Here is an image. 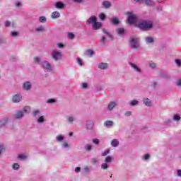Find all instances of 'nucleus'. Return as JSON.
<instances>
[{
	"label": "nucleus",
	"instance_id": "0e129e2a",
	"mask_svg": "<svg viewBox=\"0 0 181 181\" xmlns=\"http://www.w3.org/2000/svg\"><path fill=\"white\" fill-rule=\"evenodd\" d=\"M67 146H69V144H67V142H64V147L67 148Z\"/></svg>",
	"mask_w": 181,
	"mask_h": 181
},
{
	"label": "nucleus",
	"instance_id": "f8f14e48",
	"mask_svg": "<svg viewBox=\"0 0 181 181\" xmlns=\"http://www.w3.org/2000/svg\"><path fill=\"white\" fill-rule=\"evenodd\" d=\"M51 16L52 19H57V18H60V13H59V11H54Z\"/></svg>",
	"mask_w": 181,
	"mask_h": 181
},
{
	"label": "nucleus",
	"instance_id": "72a5a7b5",
	"mask_svg": "<svg viewBox=\"0 0 181 181\" xmlns=\"http://www.w3.org/2000/svg\"><path fill=\"white\" fill-rule=\"evenodd\" d=\"M99 18H100V19H101V21H104V19H105V14H104V13H100V14L99 15Z\"/></svg>",
	"mask_w": 181,
	"mask_h": 181
},
{
	"label": "nucleus",
	"instance_id": "cd10ccee",
	"mask_svg": "<svg viewBox=\"0 0 181 181\" xmlns=\"http://www.w3.org/2000/svg\"><path fill=\"white\" fill-rule=\"evenodd\" d=\"M13 169H14V170H18L19 169V164L14 163L13 165Z\"/></svg>",
	"mask_w": 181,
	"mask_h": 181
},
{
	"label": "nucleus",
	"instance_id": "5fc2aeb1",
	"mask_svg": "<svg viewBox=\"0 0 181 181\" xmlns=\"http://www.w3.org/2000/svg\"><path fill=\"white\" fill-rule=\"evenodd\" d=\"M57 46L58 47H59V49H62V47H64V45L62 43H59L57 44Z\"/></svg>",
	"mask_w": 181,
	"mask_h": 181
},
{
	"label": "nucleus",
	"instance_id": "603ef678",
	"mask_svg": "<svg viewBox=\"0 0 181 181\" xmlns=\"http://www.w3.org/2000/svg\"><path fill=\"white\" fill-rule=\"evenodd\" d=\"M132 105H136V104H138L137 100H132L131 103Z\"/></svg>",
	"mask_w": 181,
	"mask_h": 181
},
{
	"label": "nucleus",
	"instance_id": "a878e982",
	"mask_svg": "<svg viewBox=\"0 0 181 181\" xmlns=\"http://www.w3.org/2000/svg\"><path fill=\"white\" fill-rule=\"evenodd\" d=\"M88 129H91L93 128V122H87Z\"/></svg>",
	"mask_w": 181,
	"mask_h": 181
},
{
	"label": "nucleus",
	"instance_id": "09e8293b",
	"mask_svg": "<svg viewBox=\"0 0 181 181\" xmlns=\"http://www.w3.org/2000/svg\"><path fill=\"white\" fill-rule=\"evenodd\" d=\"M68 121H69V122L73 123L74 121V118H73L72 117H68Z\"/></svg>",
	"mask_w": 181,
	"mask_h": 181
},
{
	"label": "nucleus",
	"instance_id": "c9c22d12",
	"mask_svg": "<svg viewBox=\"0 0 181 181\" xmlns=\"http://www.w3.org/2000/svg\"><path fill=\"white\" fill-rule=\"evenodd\" d=\"M174 119H175V121H179L180 119V116L178 115H175L174 116Z\"/></svg>",
	"mask_w": 181,
	"mask_h": 181
},
{
	"label": "nucleus",
	"instance_id": "79ce46f5",
	"mask_svg": "<svg viewBox=\"0 0 181 181\" xmlns=\"http://www.w3.org/2000/svg\"><path fill=\"white\" fill-rule=\"evenodd\" d=\"M112 158L111 157L108 156L105 158V162H107V163H110V162H111Z\"/></svg>",
	"mask_w": 181,
	"mask_h": 181
},
{
	"label": "nucleus",
	"instance_id": "4c0bfd02",
	"mask_svg": "<svg viewBox=\"0 0 181 181\" xmlns=\"http://www.w3.org/2000/svg\"><path fill=\"white\" fill-rule=\"evenodd\" d=\"M102 169H108V165L107 163L102 164Z\"/></svg>",
	"mask_w": 181,
	"mask_h": 181
},
{
	"label": "nucleus",
	"instance_id": "c03bdc74",
	"mask_svg": "<svg viewBox=\"0 0 181 181\" xmlns=\"http://www.w3.org/2000/svg\"><path fill=\"white\" fill-rule=\"evenodd\" d=\"M4 151H5V147L1 144L0 145V154L1 152H4Z\"/></svg>",
	"mask_w": 181,
	"mask_h": 181
},
{
	"label": "nucleus",
	"instance_id": "864d4df0",
	"mask_svg": "<svg viewBox=\"0 0 181 181\" xmlns=\"http://www.w3.org/2000/svg\"><path fill=\"white\" fill-rule=\"evenodd\" d=\"M150 67H152V69H155V67H156V64L155 63L150 64Z\"/></svg>",
	"mask_w": 181,
	"mask_h": 181
},
{
	"label": "nucleus",
	"instance_id": "473e14b6",
	"mask_svg": "<svg viewBox=\"0 0 181 181\" xmlns=\"http://www.w3.org/2000/svg\"><path fill=\"white\" fill-rule=\"evenodd\" d=\"M63 139H64V137H63V136H62V135H59V136H57V140L59 142L63 141Z\"/></svg>",
	"mask_w": 181,
	"mask_h": 181
},
{
	"label": "nucleus",
	"instance_id": "49530a36",
	"mask_svg": "<svg viewBox=\"0 0 181 181\" xmlns=\"http://www.w3.org/2000/svg\"><path fill=\"white\" fill-rule=\"evenodd\" d=\"M108 153H110V150L109 149L104 151V153H103V156H107V155H108Z\"/></svg>",
	"mask_w": 181,
	"mask_h": 181
},
{
	"label": "nucleus",
	"instance_id": "3c124183",
	"mask_svg": "<svg viewBox=\"0 0 181 181\" xmlns=\"http://www.w3.org/2000/svg\"><path fill=\"white\" fill-rule=\"evenodd\" d=\"M80 170H81V168L80 167H76V168H75V172H76V173H78V172H80Z\"/></svg>",
	"mask_w": 181,
	"mask_h": 181
},
{
	"label": "nucleus",
	"instance_id": "7c9ffc66",
	"mask_svg": "<svg viewBox=\"0 0 181 181\" xmlns=\"http://www.w3.org/2000/svg\"><path fill=\"white\" fill-rule=\"evenodd\" d=\"M88 56H93L94 54V51L93 49H88Z\"/></svg>",
	"mask_w": 181,
	"mask_h": 181
},
{
	"label": "nucleus",
	"instance_id": "58836bf2",
	"mask_svg": "<svg viewBox=\"0 0 181 181\" xmlns=\"http://www.w3.org/2000/svg\"><path fill=\"white\" fill-rule=\"evenodd\" d=\"M68 36H69V39H74V34H73L72 33H69L68 34Z\"/></svg>",
	"mask_w": 181,
	"mask_h": 181
},
{
	"label": "nucleus",
	"instance_id": "bb28decb",
	"mask_svg": "<svg viewBox=\"0 0 181 181\" xmlns=\"http://www.w3.org/2000/svg\"><path fill=\"white\" fill-rule=\"evenodd\" d=\"M18 159H21L22 160L26 159V158H28V156H26L25 155L23 154H20L18 156Z\"/></svg>",
	"mask_w": 181,
	"mask_h": 181
},
{
	"label": "nucleus",
	"instance_id": "c85d7f7f",
	"mask_svg": "<svg viewBox=\"0 0 181 181\" xmlns=\"http://www.w3.org/2000/svg\"><path fill=\"white\" fill-rule=\"evenodd\" d=\"M37 32H45V28L40 26L36 28Z\"/></svg>",
	"mask_w": 181,
	"mask_h": 181
},
{
	"label": "nucleus",
	"instance_id": "2eb2a0df",
	"mask_svg": "<svg viewBox=\"0 0 181 181\" xmlns=\"http://www.w3.org/2000/svg\"><path fill=\"white\" fill-rule=\"evenodd\" d=\"M31 87H32V85H30V82H25L23 84L24 90H30Z\"/></svg>",
	"mask_w": 181,
	"mask_h": 181
},
{
	"label": "nucleus",
	"instance_id": "bf43d9fd",
	"mask_svg": "<svg viewBox=\"0 0 181 181\" xmlns=\"http://www.w3.org/2000/svg\"><path fill=\"white\" fill-rule=\"evenodd\" d=\"M11 36H13V37L18 36V33H16V32H12V33H11Z\"/></svg>",
	"mask_w": 181,
	"mask_h": 181
},
{
	"label": "nucleus",
	"instance_id": "6ab92c4d",
	"mask_svg": "<svg viewBox=\"0 0 181 181\" xmlns=\"http://www.w3.org/2000/svg\"><path fill=\"white\" fill-rule=\"evenodd\" d=\"M117 105V104L115 103V102H111L109 105H108V110L110 111H111V110H112L115 106Z\"/></svg>",
	"mask_w": 181,
	"mask_h": 181
},
{
	"label": "nucleus",
	"instance_id": "f03ea898",
	"mask_svg": "<svg viewBox=\"0 0 181 181\" xmlns=\"http://www.w3.org/2000/svg\"><path fill=\"white\" fill-rule=\"evenodd\" d=\"M129 42L133 49H135V50H138V49H139V39L131 37Z\"/></svg>",
	"mask_w": 181,
	"mask_h": 181
},
{
	"label": "nucleus",
	"instance_id": "f3484780",
	"mask_svg": "<svg viewBox=\"0 0 181 181\" xmlns=\"http://www.w3.org/2000/svg\"><path fill=\"white\" fill-rule=\"evenodd\" d=\"M105 127H107V128H111V127L114 125V122L111 120H107L106 122H105Z\"/></svg>",
	"mask_w": 181,
	"mask_h": 181
},
{
	"label": "nucleus",
	"instance_id": "f704fd0d",
	"mask_svg": "<svg viewBox=\"0 0 181 181\" xmlns=\"http://www.w3.org/2000/svg\"><path fill=\"white\" fill-rule=\"evenodd\" d=\"M76 60H77V62L78 63L79 66H83V60H81V59L78 57L76 59Z\"/></svg>",
	"mask_w": 181,
	"mask_h": 181
},
{
	"label": "nucleus",
	"instance_id": "1a4fd4ad",
	"mask_svg": "<svg viewBox=\"0 0 181 181\" xmlns=\"http://www.w3.org/2000/svg\"><path fill=\"white\" fill-rule=\"evenodd\" d=\"M21 100H22V96H21V95H15L13 97V103H19V101H21Z\"/></svg>",
	"mask_w": 181,
	"mask_h": 181
},
{
	"label": "nucleus",
	"instance_id": "f257e3e1",
	"mask_svg": "<svg viewBox=\"0 0 181 181\" xmlns=\"http://www.w3.org/2000/svg\"><path fill=\"white\" fill-rule=\"evenodd\" d=\"M153 26V23H152V21H141L138 25V28L141 30H149V29H152Z\"/></svg>",
	"mask_w": 181,
	"mask_h": 181
},
{
	"label": "nucleus",
	"instance_id": "5701e85b",
	"mask_svg": "<svg viewBox=\"0 0 181 181\" xmlns=\"http://www.w3.org/2000/svg\"><path fill=\"white\" fill-rule=\"evenodd\" d=\"M146 42H147V43H153V38L151 37H147L146 38Z\"/></svg>",
	"mask_w": 181,
	"mask_h": 181
},
{
	"label": "nucleus",
	"instance_id": "39448f33",
	"mask_svg": "<svg viewBox=\"0 0 181 181\" xmlns=\"http://www.w3.org/2000/svg\"><path fill=\"white\" fill-rule=\"evenodd\" d=\"M129 64L131 66V67L132 69H134V70L135 71H137V73H141V68L138 67V66H136V64H135L132 62H129Z\"/></svg>",
	"mask_w": 181,
	"mask_h": 181
},
{
	"label": "nucleus",
	"instance_id": "69168bd1",
	"mask_svg": "<svg viewBox=\"0 0 181 181\" xmlns=\"http://www.w3.org/2000/svg\"><path fill=\"white\" fill-rule=\"evenodd\" d=\"M177 175L181 177V170H177Z\"/></svg>",
	"mask_w": 181,
	"mask_h": 181
},
{
	"label": "nucleus",
	"instance_id": "37998d69",
	"mask_svg": "<svg viewBox=\"0 0 181 181\" xmlns=\"http://www.w3.org/2000/svg\"><path fill=\"white\" fill-rule=\"evenodd\" d=\"M163 77H164V78H170V75L168 74H163Z\"/></svg>",
	"mask_w": 181,
	"mask_h": 181
},
{
	"label": "nucleus",
	"instance_id": "dca6fc26",
	"mask_svg": "<svg viewBox=\"0 0 181 181\" xmlns=\"http://www.w3.org/2000/svg\"><path fill=\"white\" fill-rule=\"evenodd\" d=\"M103 5L104 8H105L106 9H108V8L111 7V3L108 1H103Z\"/></svg>",
	"mask_w": 181,
	"mask_h": 181
},
{
	"label": "nucleus",
	"instance_id": "13d9d810",
	"mask_svg": "<svg viewBox=\"0 0 181 181\" xmlns=\"http://www.w3.org/2000/svg\"><path fill=\"white\" fill-rule=\"evenodd\" d=\"M56 100H54V99H49L47 100L48 103H55Z\"/></svg>",
	"mask_w": 181,
	"mask_h": 181
},
{
	"label": "nucleus",
	"instance_id": "9d476101",
	"mask_svg": "<svg viewBox=\"0 0 181 181\" xmlns=\"http://www.w3.org/2000/svg\"><path fill=\"white\" fill-rule=\"evenodd\" d=\"M55 8H57V9H63L64 8V4L58 1L55 4Z\"/></svg>",
	"mask_w": 181,
	"mask_h": 181
},
{
	"label": "nucleus",
	"instance_id": "ddd939ff",
	"mask_svg": "<svg viewBox=\"0 0 181 181\" xmlns=\"http://www.w3.org/2000/svg\"><path fill=\"white\" fill-rule=\"evenodd\" d=\"M15 117L17 119H21V118L23 117V112L22 111L17 112L16 114L15 115Z\"/></svg>",
	"mask_w": 181,
	"mask_h": 181
},
{
	"label": "nucleus",
	"instance_id": "ea45409f",
	"mask_svg": "<svg viewBox=\"0 0 181 181\" xmlns=\"http://www.w3.org/2000/svg\"><path fill=\"white\" fill-rule=\"evenodd\" d=\"M5 26L6 28H9V26H11V21H6L5 22Z\"/></svg>",
	"mask_w": 181,
	"mask_h": 181
},
{
	"label": "nucleus",
	"instance_id": "b1692460",
	"mask_svg": "<svg viewBox=\"0 0 181 181\" xmlns=\"http://www.w3.org/2000/svg\"><path fill=\"white\" fill-rule=\"evenodd\" d=\"M103 32L105 33V35H107L110 39H112V35H111L108 31L103 30Z\"/></svg>",
	"mask_w": 181,
	"mask_h": 181
},
{
	"label": "nucleus",
	"instance_id": "20e7f679",
	"mask_svg": "<svg viewBox=\"0 0 181 181\" xmlns=\"http://www.w3.org/2000/svg\"><path fill=\"white\" fill-rule=\"evenodd\" d=\"M52 58L55 60L57 61L60 59H62V52L57 51V50H54L52 52Z\"/></svg>",
	"mask_w": 181,
	"mask_h": 181
},
{
	"label": "nucleus",
	"instance_id": "423d86ee",
	"mask_svg": "<svg viewBox=\"0 0 181 181\" xmlns=\"http://www.w3.org/2000/svg\"><path fill=\"white\" fill-rule=\"evenodd\" d=\"M97 21V17H95V16H91L90 18H89V19L87 20V23H93V25H94V23H95Z\"/></svg>",
	"mask_w": 181,
	"mask_h": 181
},
{
	"label": "nucleus",
	"instance_id": "6e6d98bb",
	"mask_svg": "<svg viewBox=\"0 0 181 181\" xmlns=\"http://www.w3.org/2000/svg\"><path fill=\"white\" fill-rule=\"evenodd\" d=\"M88 86V85L86 83H83V85H82V88H87Z\"/></svg>",
	"mask_w": 181,
	"mask_h": 181
},
{
	"label": "nucleus",
	"instance_id": "4468645a",
	"mask_svg": "<svg viewBox=\"0 0 181 181\" xmlns=\"http://www.w3.org/2000/svg\"><path fill=\"white\" fill-rule=\"evenodd\" d=\"M143 101L144 104L147 107H151V105H152V102H151V100H149V98L144 99Z\"/></svg>",
	"mask_w": 181,
	"mask_h": 181
},
{
	"label": "nucleus",
	"instance_id": "9b49d317",
	"mask_svg": "<svg viewBox=\"0 0 181 181\" xmlns=\"http://www.w3.org/2000/svg\"><path fill=\"white\" fill-rule=\"evenodd\" d=\"M99 69H100V70H105V69H108V64L107 63H100L98 65Z\"/></svg>",
	"mask_w": 181,
	"mask_h": 181
},
{
	"label": "nucleus",
	"instance_id": "0eeeda50",
	"mask_svg": "<svg viewBox=\"0 0 181 181\" xmlns=\"http://www.w3.org/2000/svg\"><path fill=\"white\" fill-rule=\"evenodd\" d=\"M42 67L47 70H52V66L47 62H42Z\"/></svg>",
	"mask_w": 181,
	"mask_h": 181
},
{
	"label": "nucleus",
	"instance_id": "c756f323",
	"mask_svg": "<svg viewBox=\"0 0 181 181\" xmlns=\"http://www.w3.org/2000/svg\"><path fill=\"white\" fill-rule=\"evenodd\" d=\"M40 22H41L42 23H45V22H46V17L45 16L40 17Z\"/></svg>",
	"mask_w": 181,
	"mask_h": 181
},
{
	"label": "nucleus",
	"instance_id": "680f3d73",
	"mask_svg": "<svg viewBox=\"0 0 181 181\" xmlns=\"http://www.w3.org/2000/svg\"><path fill=\"white\" fill-rule=\"evenodd\" d=\"M35 62H40V59L39 57H35L34 58Z\"/></svg>",
	"mask_w": 181,
	"mask_h": 181
},
{
	"label": "nucleus",
	"instance_id": "393cba45",
	"mask_svg": "<svg viewBox=\"0 0 181 181\" xmlns=\"http://www.w3.org/2000/svg\"><path fill=\"white\" fill-rule=\"evenodd\" d=\"M37 122L40 124L45 122V117L44 116L40 117L39 119H37Z\"/></svg>",
	"mask_w": 181,
	"mask_h": 181
},
{
	"label": "nucleus",
	"instance_id": "052dcab7",
	"mask_svg": "<svg viewBox=\"0 0 181 181\" xmlns=\"http://www.w3.org/2000/svg\"><path fill=\"white\" fill-rule=\"evenodd\" d=\"M177 86H181V80L180 79L177 81Z\"/></svg>",
	"mask_w": 181,
	"mask_h": 181
},
{
	"label": "nucleus",
	"instance_id": "a19ab883",
	"mask_svg": "<svg viewBox=\"0 0 181 181\" xmlns=\"http://www.w3.org/2000/svg\"><path fill=\"white\" fill-rule=\"evenodd\" d=\"M175 63H176V64L178 65L179 67H180V66H181V60L180 59H176Z\"/></svg>",
	"mask_w": 181,
	"mask_h": 181
},
{
	"label": "nucleus",
	"instance_id": "412c9836",
	"mask_svg": "<svg viewBox=\"0 0 181 181\" xmlns=\"http://www.w3.org/2000/svg\"><path fill=\"white\" fill-rule=\"evenodd\" d=\"M144 3L146 4V5H149V6L155 5V2L152 1V0H145Z\"/></svg>",
	"mask_w": 181,
	"mask_h": 181
},
{
	"label": "nucleus",
	"instance_id": "8fccbe9b",
	"mask_svg": "<svg viewBox=\"0 0 181 181\" xmlns=\"http://www.w3.org/2000/svg\"><path fill=\"white\" fill-rule=\"evenodd\" d=\"M86 151H91V145L90 144L86 145Z\"/></svg>",
	"mask_w": 181,
	"mask_h": 181
},
{
	"label": "nucleus",
	"instance_id": "7ed1b4c3",
	"mask_svg": "<svg viewBox=\"0 0 181 181\" xmlns=\"http://www.w3.org/2000/svg\"><path fill=\"white\" fill-rule=\"evenodd\" d=\"M127 21L130 25H134V23H136L138 17L135 14L129 13Z\"/></svg>",
	"mask_w": 181,
	"mask_h": 181
},
{
	"label": "nucleus",
	"instance_id": "e433bc0d",
	"mask_svg": "<svg viewBox=\"0 0 181 181\" xmlns=\"http://www.w3.org/2000/svg\"><path fill=\"white\" fill-rule=\"evenodd\" d=\"M6 122H8V118H6L4 122H2V121L1 122L0 126L5 125L6 124Z\"/></svg>",
	"mask_w": 181,
	"mask_h": 181
},
{
	"label": "nucleus",
	"instance_id": "4be33fe9",
	"mask_svg": "<svg viewBox=\"0 0 181 181\" xmlns=\"http://www.w3.org/2000/svg\"><path fill=\"white\" fill-rule=\"evenodd\" d=\"M117 35H122V33H124L125 32V30H124V28H118L117 30Z\"/></svg>",
	"mask_w": 181,
	"mask_h": 181
},
{
	"label": "nucleus",
	"instance_id": "a18cd8bd",
	"mask_svg": "<svg viewBox=\"0 0 181 181\" xmlns=\"http://www.w3.org/2000/svg\"><path fill=\"white\" fill-rule=\"evenodd\" d=\"M93 144H95L96 145H98V144H100V141L98 140V139H95L93 140Z\"/></svg>",
	"mask_w": 181,
	"mask_h": 181
},
{
	"label": "nucleus",
	"instance_id": "aec40b11",
	"mask_svg": "<svg viewBox=\"0 0 181 181\" xmlns=\"http://www.w3.org/2000/svg\"><path fill=\"white\" fill-rule=\"evenodd\" d=\"M110 22L112 25H118V23H119V20H118V18H113L110 20Z\"/></svg>",
	"mask_w": 181,
	"mask_h": 181
},
{
	"label": "nucleus",
	"instance_id": "de8ad7c7",
	"mask_svg": "<svg viewBox=\"0 0 181 181\" xmlns=\"http://www.w3.org/2000/svg\"><path fill=\"white\" fill-rule=\"evenodd\" d=\"M149 158H150L149 153H147V154H146V155L144 156V159L145 160H148V159H149Z\"/></svg>",
	"mask_w": 181,
	"mask_h": 181
},
{
	"label": "nucleus",
	"instance_id": "2f4dec72",
	"mask_svg": "<svg viewBox=\"0 0 181 181\" xmlns=\"http://www.w3.org/2000/svg\"><path fill=\"white\" fill-rule=\"evenodd\" d=\"M30 111V107L28 106H25L23 109V112H29Z\"/></svg>",
	"mask_w": 181,
	"mask_h": 181
},
{
	"label": "nucleus",
	"instance_id": "774afa93",
	"mask_svg": "<svg viewBox=\"0 0 181 181\" xmlns=\"http://www.w3.org/2000/svg\"><path fill=\"white\" fill-rule=\"evenodd\" d=\"M105 40H106V39L104 37H102V42H105Z\"/></svg>",
	"mask_w": 181,
	"mask_h": 181
},
{
	"label": "nucleus",
	"instance_id": "e2e57ef3",
	"mask_svg": "<svg viewBox=\"0 0 181 181\" xmlns=\"http://www.w3.org/2000/svg\"><path fill=\"white\" fill-rule=\"evenodd\" d=\"M16 6L18 8H19V6H21V3H20L19 1H17V2L16 3Z\"/></svg>",
	"mask_w": 181,
	"mask_h": 181
},
{
	"label": "nucleus",
	"instance_id": "6e6552de",
	"mask_svg": "<svg viewBox=\"0 0 181 181\" xmlns=\"http://www.w3.org/2000/svg\"><path fill=\"white\" fill-rule=\"evenodd\" d=\"M93 29H94L95 30H97L98 29H100L101 28V23L100 22H95L93 24L92 26Z\"/></svg>",
	"mask_w": 181,
	"mask_h": 181
},
{
	"label": "nucleus",
	"instance_id": "4d7b16f0",
	"mask_svg": "<svg viewBox=\"0 0 181 181\" xmlns=\"http://www.w3.org/2000/svg\"><path fill=\"white\" fill-rule=\"evenodd\" d=\"M37 114H39V110H35V111L33 112V115H34V117H36V115H37Z\"/></svg>",
	"mask_w": 181,
	"mask_h": 181
},
{
	"label": "nucleus",
	"instance_id": "a211bd4d",
	"mask_svg": "<svg viewBox=\"0 0 181 181\" xmlns=\"http://www.w3.org/2000/svg\"><path fill=\"white\" fill-rule=\"evenodd\" d=\"M111 145H112V146H114L115 148V147L118 146V145H119V141H118V140H117V139H113L111 141Z\"/></svg>",
	"mask_w": 181,
	"mask_h": 181
},
{
	"label": "nucleus",
	"instance_id": "338daca9",
	"mask_svg": "<svg viewBox=\"0 0 181 181\" xmlns=\"http://www.w3.org/2000/svg\"><path fill=\"white\" fill-rule=\"evenodd\" d=\"M126 115H128V116L131 115V112H129V111L127 112Z\"/></svg>",
	"mask_w": 181,
	"mask_h": 181
}]
</instances>
